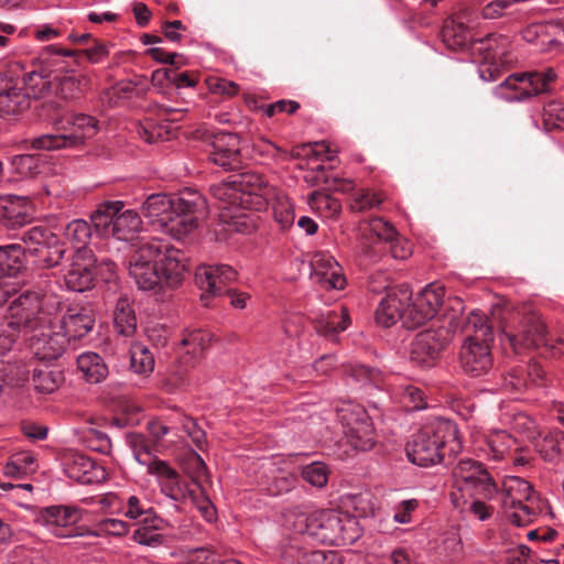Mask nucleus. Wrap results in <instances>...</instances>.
I'll use <instances>...</instances> for the list:
<instances>
[{
    "label": "nucleus",
    "instance_id": "obj_1",
    "mask_svg": "<svg viewBox=\"0 0 564 564\" xmlns=\"http://www.w3.org/2000/svg\"><path fill=\"white\" fill-rule=\"evenodd\" d=\"M186 270L185 253L160 238L140 239L129 260V273L142 290L175 289Z\"/></svg>",
    "mask_w": 564,
    "mask_h": 564
},
{
    "label": "nucleus",
    "instance_id": "obj_2",
    "mask_svg": "<svg viewBox=\"0 0 564 564\" xmlns=\"http://www.w3.org/2000/svg\"><path fill=\"white\" fill-rule=\"evenodd\" d=\"M141 212L158 229L181 240L206 218L207 203L197 191L186 189L174 196L158 193L148 196Z\"/></svg>",
    "mask_w": 564,
    "mask_h": 564
},
{
    "label": "nucleus",
    "instance_id": "obj_3",
    "mask_svg": "<svg viewBox=\"0 0 564 564\" xmlns=\"http://www.w3.org/2000/svg\"><path fill=\"white\" fill-rule=\"evenodd\" d=\"M294 531L312 540L330 545L352 544L361 535L357 519L339 510H319L308 516L300 513Z\"/></svg>",
    "mask_w": 564,
    "mask_h": 564
},
{
    "label": "nucleus",
    "instance_id": "obj_4",
    "mask_svg": "<svg viewBox=\"0 0 564 564\" xmlns=\"http://www.w3.org/2000/svg\"><path fill=\"white\" fill-rule=\"evenodd\" d=\"M447 447L451 452L459 447L456 425L449 420L433 417L412 435L405 451L413 464L427 467L441 463Z\"/></svg>",
    "mask_w": 564,
    "mask_h": 564
},
{
    "label": "nucleus",
    "instance_id": "obj_5",
    "mask_svg": "<svg viewBox=\"0 0 564 564\" xmlns=\"http://www.w3.org/2000/svg\"><path fill=\"white\" fill-rule=\"evenodd\" d=\"M508 321L501 325V330L516 354L532 347L545 346L564 356V339L551 338L540 315L529 307L509 312Z\"/></svg>",
    "mask_w": 564,
    "mask_h": 564
},
{
    "label": "nucleus",
    "instance_id": "obj_6",
    "mask_svg": "<svg viewBox=\"0 0 564 564\" xmlns=\"http://www.w3.org/2000/svg\"><path fill=\"white\" fill-rule=\"evenodd\" d=\"M466 340L460 349V366L470 377L486 375L492 367L490 344L494 340L492 327L485 315L470 313L464 325Z\"/></svg>",
    "mask_w": 564,
    "mask_h": 564
},
{
    "label": "nucleus",
    "instance_id": "obj_7",
    "mask_svg": "<svg viewBox=\"0 0 564 564\" xmlns=\"http://www.w3.org/2000/svg\"><path fill=\"white\" fill-rule=\"evenodd\" d=\"M12 296L11 291L0 289V306L8 305L7 314L0 318L13 326L18 334H30L50 324L51 313L44 310L50 299L45 294L28 290L15 297Z\"/></svg>",
    "mask_w": 564,
    "mask_h": 564
},
{
    "label": "nucleus",
    "instance_id": "obj_8",
    "mask_svg": "<svg viewBox=\"0 0 564 564\" xmlns=\"http://www.w3.org/2000/svg\"><path fill=\"white\" fill-rule=\"evenodd\" d=\"M500 499L506 518L518 527L532 523L544 506L530 482L520 477H511L503 482Z\"/></svg>",
    "mask_w": 564,
    "mask_h": 564
},
{
    "label": "nucleus",
    "instance_id": "obj_9",
    "mask_svg": "<svg viewBox=\"0 0 564 564\" xmlns=\"http://www.w3.org/2000/svg\"><path fill=\"white\" fill-rule=\"evenodd\" d=\"M480 56L479 75L486 82L497 80L512 64L511 42L502 34H489L475 43Z\"/></svg>",
    "mask_w": 564,
    "mask_h": 564
},
{
    "label": "nucleus",
    "instance_id": "obj_10",
    "mask_svg": "<svg viewBox=\"0 0 564 564\" xmlns=\"http://www.w3.org/2000/svg\"><path fill=\"white\" fill-rule=\"evenodd\" d=\"M556 75L553 69L512 74L494 89L495 96L507 101H522L531 96L545 93Z\"/></svg>",
    "mask_w": 564,
    "mask_h": 564
},
{
    "label": "nucleus",
    "instance_id": "obj_11",
    "mask_svg": "<svg viewBox=\"0 0 564 564\" xmlns=\"http://www.w3.org/2000/svg\"><path fill=\"white\" fill-rule=\"evenodd\" d=\"M453 491L463 495L494 498L498 492L497 485L484 466L473 459H462L453 468Z\"/></svg>",
    "mask_w": 564,
    "mask_h": 564
},
{
    "label": "nucleus",
    "instance_id": "obj_12",
    "mask_svg": "<svg viewBox=\"0 0 564 564\" xmlns=\"http://www.w3.org/2000/svg\"><path fill=\"white\" fill-rule=\"evenodd\" d=\"M338 420L347 442L358 451H369L376 444L372 422L360 404L347 403L338 410Z\"/></svg>",
    "mask_w": 564,
    "mask_h": 564
},
{
    "label": "nucleus",
    "instance_id": "obj_13",
    "mask_svg": "<svg viewBox=\"0 0 564 564\" xmlns=\"http://www.w3.org/2000/svg\"><path fill=\"white\" fill-rule=\"evenodd\" d=\"M25 252L36 256L45 268L61 263L66 252L65 243L47 228L35 226L22 234Z\"/></svg>",
    "mask_w": 564,
    "mask_h": 564
},
{
    "label": "nucleus",
    "instance_id": "obj_14",
    "mask_svg": "<svg viewBox=\"0 0 564 564\" xmlns=\"http://www.w3.org/2000/svg\"><path fill=\"white\" fill-rule=\"evenodd\" d=\"M444 288L435 284L426 286L403 312V325L416 328L437 316L443 305Z\"/></svg>",
    "mask_w": 564,
    "mask_h": 564
},
{
    "label": "nucleus",
    "instance_id": "obj_15",
    "mask_svg": "<svg viewBox=\"0 0 564 564\" xmlns=\"http://www.w3.org/2000/svg\"><path fill=\"white\" fill-rule=\"evenodd\" d=\"M451 328L440 326L419 333L411 344L410 357L422 367H431L449 340Z\"/></svg>",
    "mask_w": 564,
    "mask_h": 564
},
{
    "label": "nucleus",
    "instance_id": "obj_16",
    "mask_svg": "<svg viewBox=\"0 0 564 564\" xmlns=\"http://www.w3.org/2000/svg\"><path fill=\"white\" fill-rule=\"evenodd\" d=\"M78 53V51L58 48L54 45L44 47L39 57L42 65L37 69L28 73L23 78L24 93L29 95V98H41L50 89L51 82L48 78L53 72L51 67L55 63V56H75Z\"/></svg>",
    "mask_w": 564,
    "mask_h": 564
},
{
    "label": "nucleus",
    "instance_id": "obj_17",
    "mask_svg": "<svg viewBox=\"0 0 564 564\" xmlns=\"http://www.w3.org/2000/svg\"><path fill=\"white\" fill-rule=\"evenodd\" d=\"M96 262L97 258L89 248L78 247L64 275L67 289L75 292L89 290L96 278Z\"/></svg>",
    "mask_w": 564,
    "mask_h": 564
},
{
    "label": "nucleus",
    "instance_id": "obj_18",
    "mask_svg": "<svg viewBox=\"0 0 564 564\" xmlns=\"http://www.w3.org/2000/svg\"><path fill=\"white\" fill-rule=\"evenodd\" d=\"M82 519V511L76 507L51 506L40 511L36 521L57 538L76 535L75 524Z\"/></svg>",
    "mask_w": 564,
    "mask_h": 564
},
{
    "label": "nucleus",
    "instance_id": "obj_19",
    "mask_svg": "<svg viewBox=\"0 0 564 564\" xmlns=\"http://www.w3.org/2000/svg\"><path fill=\"white\" fill-rule=\"evenodd\" d=\"M149 473L160 478L161 491L178 503L188 501L194 489L191 484L184 479L175 469L166 462L158 458L148 463Z\"/></svg>",
    "mask_w": 564,
    "mask_h": 564
},
{
    "label": "nucleus",
    "instance_id": "obj_20",
    "mask_svg": "<svg viewBox=\"0 0 564 564\" xmlns=\"http://www.w3.org/2000/svg\"><path fill=\"white\" fill-rule=\"evenodd\" d=\"M237 279V271L227 264H204L197 268L195 273L196 284L206 294L202 296H221L228 285Z\"/></svg>",
    "mask_w": 564,
    "mask_h": 564
},
{
    "label": "nucleus",
    "instance_id": "obj_21",
    "mask_svg": "<svg viewBox=\"0 0 564 564\" xmlns=\"http://www.w3.org/2000/svg\"><path fill=\"white\" fill-rule=\"evenodd\" d=\"M30 347L40 361L55 360L63 355L68 339L62 332L53 330V321L46 327H39L30 333Z\"/></svg>",
    "mask_w": 564,
    "mask_h": 564
},
{
    "label": "nucleus",
    "instance_id": "obj_22",
    "mask_svg": "<svg viewBox=\"0 0 564 564\" xmlns=\"http://www.w3.org/2000/svg\"><path fill=\"white\" fill-rule=\"evenodd\" d=\"M410 297L411 291L408 285L389 288L376 311L377 322L384 327L393 325L398 319L403 322V312Z\"/></svg>",
    "mask_w": 564,
    "mask_h": 564
},
{
    "label": "nucleus",
    "instance_id": "obj_23",
    "mask_svg": "<svg viewBox=\"0 0 564 564\" xmlns=\"http://www.w3.org/2000/svg\"><path fill=\"white\" fill-rule=\"evenodd\" d=\"M62 463L66 475L77 482L88 485L105 477V469L82 453L69 451L63 455Z\"/></svg>",
    "mask_w": 564,
    "mask_h": 564
},
{
    "label": "nucleus",
    "instance_id": "obj_24",
    "mask_svg": "<svg viewBox=\"0 0 564 564\" xmlns=\"http://www.w3.org/2000/svg\"><path fill=\"white\" fill-rule=\"evenodd\" d=\"M312 276L326 289L343 290L346 278L335 258L326 252H316L311 260Z\"/></svg>",
    "mask_w": 564,
    "mask_h": 564
},
{
    "label": "nucleus",
    "instance_id": "obj_25",
    "mask_svg": "<svg viewBox=\"0 0 564 564\" xmlns=\"http://www.w3.org/2000/svg\"><path fill=\"white\" fill-rule=\"evenodd\" d=\"M61 329L65 337L70 340H77L85 337L94 327L95 315L91 308L86 306H73L67 308L63 315Z\"/></svg>",
    "mask_w": 564,
    "mask_h": 564
},
{
    "label": "nucleus",
    "instance_id": "obj_26",
    "mask_svg": "<svg viewBox=\"0 0 564 564\" xmlns=\"http://www.w3.org/2000/svg\"><path fill=\"white\" fill-rule=\"evenodd\" d=\"M30 220V202L26 197H0V224L8 229L22 227Z\"/></svg>",
    "mask_w": 564,
    "mask_h": 564
},
{
    "label": "nucleus",
    "instance_id": "obj_27",
    "mask_svg": "<svg viewBox=\"0 0 564 564\" xmlns=\"http://www.w3.org/2000/svg\"><path fill=\"white\" fill-rule=\"evenodd\" d=\"M65 145L66 143H37V147L32 148V152L13 155L11 163L20 175H33L39 172L40 164L46 161V155L42 151L57 150Z\"/></svg>",
    "mask_w": 564,
    "mask_h": 564
},
{
    "label": "nucleus",
    "instance_id": "obj_28",
    "mask_svg": "<svg viewBox=\"0 0 564 564\" xmlns=\"http://www.w3.org/2000/svg\"><path fill=\"white\" fill-rule=\"evenodd\" d=\"M442 41L452 51L464 48L470 41L469 28L466 24V14L460 12L444 21Z\"/></svg>",
    "mask_w": 564,
    "mask_h": 564
},
{
    "label": "nucleus",
    "instance_id": "obj_29",
    "mask_svg": "<svg viewBox=\"0 0 564 564\" xmlns=\"http://www.w3.org/2000/svg\"><path fill=\"white\" fill-rule=\"evenodd\" d=\"M68 123L70 126L69 133L58 137L62 141H85L86 139H93L100 129L96 118L84 113L74 115ZM46 138L55 139L56 137L42 135L32 141H45Z\"/></svg>",
    "mask_w": 564,
    "mask_h": 564
},
{
    "label": "nucleus",
    "instance_id": "obj_30",
    "mask_svg": "<svg viewBox=\"0 0 564 564\" xmlns=\"http://www.w3.org/2000/svg\"><path fill=\"white\" fill-rule=\"evenodd\" d=\"M452 505L463 514H471L480 521L489 519L494 512V508L482 501L480 496L463 495L459 491L449 494Z\"/></svg>",
    "mask_w": 564,
    "mask_h": 564
},
{
    "label": "nucleus",
    "instance_id": "obj_31",
    "mask_svg": "<svg viewBox=\"0 0 564 564\" xmlns=\"http://www.w3.org/2000/svg\"><path fill=\"white\" fill-rule=\"evenodd\" d=\"M349 324L348 311L345 307L330 310L321 314L315 319L316 332L329 339H334L340 332H344Z\"/></svg>",
    "mask_w": 564,
    "mask_h": 564
},
{
    "label": "nucleus",
    "instance_id": "obj_32",
    "mask_svg": "<svg viewBox=\"0 0 564 564\" xmlns=\"http://www.w3.org/2000/svg\"><path fill=\"white\" fill-rule=\"evenodd\" d=\"M64 381L63 371L56 366L41 364L33 369L32 382L41 393L55 392Z\"/></svg>",
    "mask_w": 564,
    "mask_h": 564
},
{
    "label": "nucleus",
    "instance_id": "obj_33",
    "mask_svg": "<svg viewBox=\"0 0 564 564\" xmlns=\"http://www.w3.org/2000/svg\"><path fill=\"white\" fill-rule=\"evenodd\" d=\"M90 88V78L87 75L72 73L58 78L56 95L63 100H75Z\"/></svg>",
    "mask_w": 564,
    "mask_h": 564
},
{
    "label": "nucleus",
    "instance_id": "obj_34",
    "mask_svg": "<svg viewBox=\"0 0 564 564\" xmlns=\"http://www.w3.org/2000/svg\"><path fill=\"white\" fill-rule=\"evenodd\" d=\"M24 253L20 243L0 246V279L14 278L22 271Z\"/></svg>",
    "mask_w": 564,
    "mask_h": 564
},
{
    "label": "nucleus",
    "instance_id": "obj_35",
    "mask_svg": "<svg viewBox=\"0 0 564 564\" xmlns=\"http://www.w3.org/2000/svg\"><path fill=\"white\" fill-rule=\"evenodd\" d=\"M209 159L225 170H238L242 166L243 158L238 143H212Z\"/></svg>",
    "mask_w": 564,
    "mask_h": 564
},
{
    "label": "nucleus",
    "instance_id": "obj_36",
    "mask_svg": "<svg viewBox=\"0 0 564 564\" xmlns=\"http://www.w3.org/2000/svg\"><path fill=\"white\" fill-rule=\"evenodd\" d=\"M113 325L118 334L131 337L138 328L134 308L128 297H120L113 311Z\"/></svg>",
    "mask_w": 564,
    "mask_h": 564
},
{
    "label": "nucleus",
    "instance_id": "obj_37",
    "mask_svg": "<svg viewBox=\"0 0 564 564\" xmlns=\"http://www.w3.org/2000/svg\"><path fill=\"white\" fill-rule=\"evenodd\" d=\"M141 224V218L137 212L131 209L120 210L117 213L113 224L111 225L110 237L118 240L130 241L140 229Z\"/></svg>",
    "mask_w": 564,
    "mask_h": 564
},
{
    "label": "nucleus",
    "instance_id": "obj_38",
    "mask_svg": "<svg viewBox=\"0 0 564 564\" xmlns=\"http://www.w3.org/2000/svg\"><path fill=\"white\" fill-rule=\"evenodd\" d=\"M122 202H105L93 213L90 219L96 232L100 236L110 237L111 225L117 213L122 210Z\"/></svg>",
    "mask_w": 564,
    "mask_h": 564
},
{
    "label": "nucleus",
    "instance_id": "obj_39",
    "mask_svg": "<svg viewBox=\"0 0 564 564\" xmlns=\"http://www.w3.org/2000/svg\"><path fill=\"white\" fill-rule=\"evenodd\" d=\"M31 105L22 88L11 87L0 93V116L11 117L26 110Z\"/></svg>",
    "mask_w": 564,
    "mask_h": 564
},
{
    "label": "nucleus",
    "instance_id": "obj_40",
    "mask_svg": "<svg viewBox=\"0 0 564 564\" xmlns=\"http://www.w3.org/2000/svg\"><path fill=\"white\" fill-rule=\"evenodd\" d=\"M77 366L85 379L90 383H99L108 375V367L104 359L95 352L82 354L77 358Z\"/></svg>",
    "mask_w": 564,
    "mask_h": 564
},
{
    "label": "nucleus",
    "instance_id": "obj_41",
    "mask_svg": "<svg viewBox=\"0 0 564 564\" xmlns=\"http://www.w3.org/2000/svg\"><path fill=\"white\" fill-rule=\"evenodd\" d=\"M391 394L408 411L425 408L423 391L411 383L393 384Z\"/></svg>",
    "mask_w": 564,
    "mask_h": 564
},
{
    "label": "nucleus",
    "instance_id": "obj_42",
    "mask_svg": "<svg viewBox=\"0 0 564 564\" xmlns=\"http://www.w3.org/2000/svg\"><path fill=\"white\" fill-rule=\"evenodd\" d=\"M123 514L134 521V525L140 523H150L152 528H158L162 523L152 508L145 507L139 498L130 496L123 509Z\"/></svg>",
    "mask_w": 564,
    "mask_h": 564
},
{
    "label": "nucleus",
    "instance_id": "obj_43",
    "mask_svg": "<svg viewBox=\"0 0 564 564\" xmlns=\"http://www.w3.org/2000/svg\"><path fill=\"white\" fill-rule=\"evenodd\" d=\"M234 185L238 189L240 196H259L268 195V184L265 180L256 173H241L234 175Z\"/></svg>",
    "mask_w": 564,
    "mask_h": 564
},
{
    "label": "nucleus",
    "instance_id": "obj_44",
    "mask_svg": "<svg viewBox=\"0 0 564 564\" xmlns=\"http://www.w3.org/2000/svg\"><path fill=\"white\" fill-rule=\"evenodd\" d=\"M516 440L505 431H496L487 438L488 454L495 460H501L517 452Z\"/></svg>",
    "mask_w": 564,
    "mask_h": 564
},
{
    "label": "nucleus",
    "instance_id": "obj_45",
    "mask_svg": "<svg viewBox=\"0 0 564 564\" xmlns=\"http://www.w3.org/2000/svg\"><path fill=\"white\" fill-rule=\"evenodd\" d=\"M329 143H297L291 150V155L294 158H305L307 163L323 162L324 160L332 161L335 156L336 150L328 147Z\"/></svg>",
    "mask_w": 564,
    "mask_h": 564
},
{
    "label": "nucleus",
    "instance_id": "obj_46",
    "mask_svg": "<svg viewBox=\"0 0 564 564\" xmlns=\"http://www.w3.org/2000/svg\"><path fill=\"white\" fill-rule=\"evenodd\" d=\"M221 210L219 215L220 221L226 225V230L237 231L241 234H250L253 230V224L248 216L240 209L231 210L227 206H219Z\"/></svg>",
    "mask_w": 564,
    "mask_h": 564
},
{
    "label": "nucleus",
    "instance_id": "obj_47",
    "mask_svg": "<svg viewBox=\"0 0 564 564\" xmlns=\"http://www.w3.org/2000/svg\"><path fill=\"white\" fill-rule=\"evenodd\" d=\"M131 369L139 375H149L154 369V356L147 346L135 343L130 348Z\"/></svg>",
    "mask_w": 564,
    "mask_h": 564
},
{
    "label": "nucleus",
    "instance_id": "obj_48",
    "mask_svg": "<svg viewBox=\"0 0 564 564\" xmlns=\"http://www.w3.org/2000/svg\"><path fill=\"white\" fill-rule=\"evenodd\" d=\"M64 236L74 245L75 250L78 247L88 248L87 243L91 237L90 225L84 219H75L66 225Z\"/></svg>",
    "mask_w": 564,
    "mask_h": 564
},
{
    "label": "nucleus",
    "instance_id": "obj_49",
    "mask_svg": "<svg viewBox=\"0 0 564 564\" xmlns=\"http://www.w3.org/2000/svg\"><path fill=\"white\" fill-rule=\"evenodd\" d=\"M210 192L216 199L224 203V206H227L230 209V206L243 204L247 202L245 198H242V196L239 195L238 189L234 185L232 176L228 182L213 185L210 187Z\"/></svg>",
    "mask_w": 564,
    "mask_h": 564
},
{
    "label": "nucleus",
    "instance_id": "obj_50",
    "mask_svg": "<svg viewBox=\"0 0 564 564\" xmlns=\"http://www.w3.org/2000/svg\"><path fill=\"white\" fill-rule=\"evenodd\" d=\"M543 126L546 131L564 130V105L552 100L543 108Z\"/></svg>",
    "mask_w": 564,
    "mask_h": 564
},
{
    "label": "nucleus",
    "instance_id": "obj_51",
    "mask_svg": "<svg viewBox=\"0 0 564 564\" xmlns=\"http://www.w3.org/2000/svg\"><path fill=\"white\" fill-rule=\"evenodd\" d=\"M383 202L381 193L372 192L368 188L357 189L350 203L352 212H366L371 208L378 207Z\"/></svg>",
    "mask_w": 564,
    "mask_h": 564
},
{
    "label": "nucleus",
    "instance_id": "obj_52",
    "mask_svg": "<svg viewBox=\"0 0 564 564\" xmlns=\"http://www.w3.org/2000/svg\"><path fill=\"white\" fill-rule=\"evenodd\" d=\"M187 564H220V555L213 546L187 549L184 552Z\"/></svg>",
    "mask_w": 564,
    "mask_h": 564
},
{
    "label": "nucleus",
    "instance_id": "obj_53",
    "mask_svg": "<svg viewBox=\"0 0 564 564\" xmlns=\"http://www.w3.org/2000/svg\"><path fill=\"white\" fill-rule=\"evenodd\" d=\"M164 525L165 522L163 519L162 523L158 525V528H152L150 523L137 524L138 528L133 532V540L148 546L158 545L163 540V536L159 533V531L163 530Z\"/></svg>",
    "mask_w": 564,
    "mask_h": 564
},
{
    "label": "nucleus",
    "instance_id": "obj_54",
    "mask_svg": "<svg viewBox=\"0 0 564 564\" xmlns=\"http://www.w3.org/2000/svg\"><path fill=\"white\" fill-rule=\"evenodd\" d=\"M301 475L303 479L312 486L322 488L328 481V467L321 462H314L302 468Z\"/></svg>",
    "mask_w": 564,
    "mask_h": 564
},
{
    "label": "nucleus",
    "instance_id": "obj_55",
    "mask_svg": "<svg viewBox=\"0 0 564 564\" xmlns=\"http://www.w3.org/2000/svg\"><path fill=\"white\" fill-rule=\"evenodd\" d=\"M186 469L193 485L196 487H202L205 486V482H210L207 466L198 454L193 453L191 455Z\"/></svg>",
    "mask_w": 564,
    "mask_h": 564
},
{
    "label": "nucleus",
    "instance_id": "obj_56",
    "mask_svg": "<svg viewBox=\"0 0 564 564\" xmlns=\"http://www.w3.org/2000/svg\"><path fill=\"white\" fill-rule=\"evenodd\" d=\"M35 459L29 453H20L12 457L6 465V474L11 476H20L22 474L32 473L35 470Z\"/></svg>",
    "mask_w": 564,
    "mask_h": 564
},
{
    "label": "nucleus",
    "instance_id": "obj_57",
    "mask_svg": "<svg viewBox=\"0 0 564 564\" xmlns=\"http://www.w3.org/2000/svg\"><path fill=\"white\" fill-rule=\"evenodd\" d=\"M197 488L199 489V492L194 489L188 498V501H191L197 508V510L207 521H213L216 514L215 507L205 492V486Z\"/></svg>",
    "mask_w": 564,
    "mask_h": 564
},
{
    "label": "nucleus",
    "instance_id": "obj_58",
    "mask_svg": "<svg viewBox=\"0 0 564 564\" xmlns=\"http://www.w3.org/2000/svg\"><path fill=\"white\" fill-rule=\"evenodd\" d=\"M128 533V524L119 519L106 518L100 520L95 527L96 535L121 536Z\"/></svg>",
    "mask_w": 564,
    "mask_h": 564
},
{
    "label": "nucleus",
    "instance_id": "obj_59",
    "mask_svg": "<svg viewBox=\"0 0 564 564\" xmlns=\"http://www.w3.org/2000/svg\"><path fill=\"white\" fill-rule=\"evenodd\" d=\"M212 336L209 333L200 329L192 330L186 334L181 344L183 346L191 347L192 350H187V352L197 354V351H203L209 344Z\"/></svg>",
    "mask_w": 564,
    "mask_h": 564
},
{
    "label": "nucleus",
    "instance_id": "obj_60",
    "mask_svg": "<svg viewBox=\"0 0 564 564\" xmlns=\"http://www.w3.org/2000/svg\"><path fill=\"white\" fill-rule=\"evenodd\" d=\"M300 564H343L341 556L334 551H313L303 554Z\"/></svg>",
    "mask_w": 564,
    "mask_h": 564
},
{
    "label": "nucleus",
    "instance_id": "obj_61",
    "mask_svg": "<svg viewBox=\"0 0 564 564\" xmlns=\"http://www.w3.org/2000/svg\"><path fill=\"white\" fill-rule=\"evenodd\" d=\"M369 230L380 240L386 242L391 241L395 235L398 234L394 227L383 220L380 217H376L369 220L368 223Z\"/></svg>",
    "mask_w": 564,
    "mask_h": 564
},
{
    "label": "nucleus",
    "instance_id": "obj_62",
    "mask_svg": "<svg viewBox=\"0 0 564 564\" xmlns=\"http://www.w3.org/2000/svg\"><path fill=\"white\" fill-rule=\"evenodd\" d=\"M127 440H128L129 445L133 449V453H134L137 459L140 463L145 464V462L142 460L141 456L143 454H148V455L151 454L152 448H153L152 442L149 441L144 435L139 434V433H129L127 435Z\"/></svg>",
    "mask_w": 564,
    "mask_h": 564
},
{
    "label": "nucleus",
    "instance_id": "obj_63",
    "mask_svg": "<svg viewBox=\"0 0 564 564\" xmlns=\"http://www.w3.org/2000/svg\"><path fill=\"white\" fill-rule=\"evenodd\" d=\"M349 373L357 381L372 382L378 386L381 382V372L378 369L370 368L365 365H354L350 367Z\"/></svg>",
    "mask_w": 564,
    "mask_h": 564
},
{
    "label": "nucleus",
    "instance_id": "obj_64",
    "mask_svg": "<svg viewBox=\"0 0 564 564\" xmlns=\"http://www.w3.org/2000/svg\"><path fill=\"white\" fill-rule=\"evenodd\" d=\"M311 200L317 208L328 209V215L332 217L337 216L341 210L339 200L325 193L314 192L311 195Z\"/></svg>",
    "mask_w": 564,
    "mask_h": 564
}]
</instances>
